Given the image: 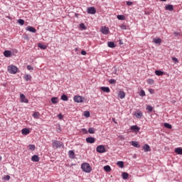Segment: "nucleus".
<instances>
[{
	"instance_id": "nucleus-1",
	"label": "nucleus",
	"mask_w": 182,
	"mask_h": 182,
	"mask_svg": "<svg viewBox=\"0 0 182 182\" xmlns=\"http://www.w3.org/2000/svg\"><path fill=\"white\" fill-rule=\"evenodd\" d=\"M81 168L85 173H90L92 171V166L88 163H84L81 165Z\"/></svg>"
},
{
	"instance_id": "nucleus-2",
	"label": "nucleus",
	"mask_w": 182,
	"mask_h": 182,
	"mask_svg": "<svg viewBox=\"0 0 182 182\" xmlns=\"http://www.w3.org/2000/svg\"><path fill=\"white\" fill-rule=\"evenodd\" d=\"M8 72L11 75H16L18 73V68L14 65L8 66Z\"/></svg>"
},
{
	"instance_id": "nucleus-3",
	"label": "nucleus",
	"mask_w": 182,
	"mask_h": 182,
	"mask_svg": "<svg viewBox=\"0 0 182 182\" xmlns=\"http://www.w3.org/2000/svg\"><path fill=\"white\" fill-rule=\"evenodd\" d=\"M52 146L54 149H59L60 147H63V142L58 140L52 141Z\"/></svg>"
},
{
	"instance_id": "nucleus-4",
	"label": "nucleus",
	"mask_w": 182,
	"mask_h": 182,
	"mask_svg": "<svg viewBox=\"0 0 182 182\" xmlns=\"http://www.w3.org/2000/svg\"><path fill=\"white\" fill-rule=\"evenodd\" d=\"M73 99L75 103H83L84 100H85V97L79 95H75Z\"/></svg>"
},
{
	"instance_id": "nucleus-5",
	"label": "nucleus",
	"mask_w": 182,
	"mask_h": 182,
	"mask_svg": "<svg viewBox=\"0 0 182 182\" xmlns=\"http://www.w3.org/2000/svg\"><path fill=\"white\" fill-rule=\"evenodd\" d=\"M97 153H106V148L103 145H99L96 149Z\"/></svg>"
},
{
	"instance_id": "nucleus-6",
	"label": "nucleus",
	"mask_w": 182,
	"mask_h": 182,
	"mask_svg": "<svg viewBox=\"0 0 182 182\" xmlns=\"http://www.w3.org/2000/svg\"><path fill=\"white\" fill-rule=\"evenodd\" d=\"M87 12L90 15H95V14H96V9L95 7H88Z\"/></svg>"
},
{
	"instance_id": "nucleus-7",
	"label": "nucleus",
	"mask_w": 182,
	"mask_h": 182,
	"mask_svg": "<svg viewBox=\"0 0 182 182\" xmlns=\"http://www.w3.org/2000/svg\"><path fill=\"white\" fill-rule=\"evenodd\" d=\"M20 100L21 103H29V100L26 99V97L23 94L20 95Z\"/></svg>"
},
{
	"instance_id": "nucleus-8",
	"label": "nucleus",
	"mask_w": 182,
	"mask_h": 182,
	"mask_svg": "<svg viewBox=\"0 0 182 182\" xmlns=\"http://www.w3.org/2000/svg\"><path fill=\"white\" fill-rule=\"evenodd\" d=\"M101 32L103 33V35H109V32H110V31L109 30L108 27L104 26L102 27Z\"/></svg>"
},
{
	"instance_id": "nucleus-9",
	"label": "nucleus",
	"mask_w": 182,
	"mask_h": 182,
	"mask_svg": "<svg viewBox=\"0 0 182 182\" xmlns=\"http://www.w3.org/2000/svg\"><path fill=\"white\" fill-rule=\"evenodd\" d=\"M130 130H132L134 133H139L140 132V127L137 125H133L130 127Z\"/></svg>"
},
{
	"instance_id": "nucleus-10",
	"label": "nucleus",
	"mask_w": 182,
	"mask_h": 182,
	"mask_svg": "<svg viewBox=\"0 0 182 182\" xmlns=\"http://www.w3.org/2000/svg\"><path fill=\"white\" fill-rule=\"evenodd\" d=\"M86 141L87 143H90V144H93V143H95V141H96V139H95L94 137L92 136H89L86 138Z\"/></svg>"
},
{
	"instance_id": "nucleus-11",
	"label": "nucleus",
	"mask_w": 182,
	"mask_h": 182,
	"mask_svg": "<svg viewBox=\"0 0 182 182\" xmlns=\"http://www.w3.org/2000/svg\"><path fill=\"white\" fill-rule=\"evenodd\" d=\"M26 31H28V32H32V33H35L36 32V28L29 26L26 28Z\"/></svg>"
},
{
	"instance_id": "nucleus-12",
	"label": "nucleus",
	"mask_w": 182,
	"mask_h": 182,
	"mask_svg": "<svg viewBox=\"0 0 182 182\" xmlns=\"http://www.w3.org/2000/svg\"><path fill=\"white\" fill-rule=\"evenodd\" d=\"M21 133L23 136H28V134H29L31 133V131L29 130V129L28 128H23L21 130Z\"/></svg>"
},
{
	"instance_id": "nucleus-13",
	"label": "nucleus",
	"mask_w": 182,
	"mask_h": 182,
	"mask_svg": "<svg viewBox=\"0 0 182 182\" xmlns=\"http://www.w3.org/2000/svg\"><path fill=\"white\" fill-rule=\"evenodd\" d=\"M165 9L166 11H170L171 12L172 11H174V6L171 4H166L165 6Z\"/></svg>"
},
{
	"instance_id": "nucleus-14",
	"label": "nucleus",
	"mask_w": 182,
	"mask_h": 182,
	"mask_svg": "<svg viewBox=\"0 0 182 182\" xmlns=\"http://www.w3.org/2000/svg\"><path fill=\"white\" fill-rule=\"evenodd\" d=\"M4 55L5 58H11L12 56V52L11 50H4Z\"/></svg>"
},
{
	"instance_id": "nucleus-15",
	"label": "nucleus",
	"mask_w": 182,
	"mask_h": 182,
	"mask_svg": "<svg viewBox=\"0 0 182 182\" xmlns=\"http://www.w3.org/2000/svg\"><path fill=\"white\" fill-rule=\"evenodd\" d=\"M23 79L26 82H29V80H32V76L29 74H26L23 76Z\"/></svg>"
},
{
	"instance_id": "nucleus-16",
	"label": "nucleus",
	"mask_w": 182,
	"mask_h": 182,
	"mask_svg": "<svg viewBox=\"0 0 182 182\" xmlns=\"http://www.w3.org/2000/svg\"><path fill=\"white\" fill-rule=\"evenodd\" d=\"M68 156L70 159H76V156H75V151L72 150L68 151Z\"/></svg>"
},
{
	"instance_id": "nucleus-17",
	"label": "nucleus",
	"mask_w": 182,
	"mask_h": 182,
	"mask_svg": "<svg viewBox=\"0 0 182 182\" xmlns=\"http://www.w3.org/2000/svg\"><path fill=\"white\" fill-rule=\"evenodd\" d=\"M154 43L156 45H161V38H154L153 39Z\"/></svg>"
},
{
	"instance_id": "nucleus-18",
	"label": "nucleus",
	"mask_w": 182,
	"mask_h": 182,
	"mask_svg": "<svg viewBox=\"0 0 182 182\" xmlns=\"http://www.w3.org/2000/svg\"><path fill=\"white\" fill-rule=\"evenodd\" d=\"M126 96V94L124 93V91H119L118 93V97L119 99H124Z\"/></svg>"
},
{
	"instance_id": "nucleus-19",
	"label": "nucleus",
	"mask_w": 182,
	"mask_h": 182,
	"mask_svg": "<svg viewBox=\"0 0 182 182\" xmlns=\"http://www.w3.org/2000/svg\"><path fill=\"white\" fill-rule=\"evenodd\" d=\"M31 161H34L35 163H38V161H39V156L33 155L31 157Z\"/></svg>"
},
{
	"instance_id": "nucleus-20",
	"label": "nucleus",
	"mask_w": 182,
	"mask_h": 182,
	"mask_svg": "<svg viewBox=\"0 0 182 182\" xmlns=\"http://www.w3.org/2000/svg\"><path fill=\"white\" fill-rule=\"evenodd\" d=\"M131 144L134 147H136V149H140V144L137 141H132L131 142Z\"/></svg>"
},
{
	"instance_id": "nucleus-21",
	"label": "nucleus",
	"mask_w": 182,
	"mask_h": 182,
	"mask_svg": "<svg viewBox=\"0 0 182 182\" xmlns=\"http://www.w3.org/2000/svg\"><path fill=\"white\" fill-rule=\"evenodd\" d=\"M155 75H156V76H163L164 75V72L160 70H155Z\"/></svg>"
},
{
	"instance_id": "nucleus-22",
	"label": "nucleus",
	"mask_w": 182,
	"mask_h": 182,
	"mask_svg": "<svg viewBox=\"0 0 182 182\" xmlns=\"http://www.w3.org/2000/svg\"><path fill=\"white\" fill-rule=\"evenodd\" d=\"M101 90H102V92H105V93L110 92V88H109V87H102Z\"/></svg>"
},
{
	"instance_id": "nucleus-23",
	"label": "nucleus",
	"mask_w": 182,
	"mask_h": 182,
	"mask_svg": "<svg viewBox=\"0 0 182 182\" xmlns=\"http://www.w3.org/2000/svg\"><path fill=\"white\" fill-rule=\"evenodd\" d=\"M135 117H136V119H141L143 117V112H136L135 113Z\"/></svg>"
},
{
	"instance_id": "nucleus-24",
	"label": "nucleus",
	"mask_w": 182,
	"mask_h": 182,
	"mask_svg": "<svg viewBox=\"0 0 182 182\" xmlns=\"http://www.w3.org/2000/svg\"><path fill=\"white\" fill-rule=\"evenodd\" d=\"M143 149H144V151H146V152L150 151V150H151V149H150V146H149V144H144V145L143 146Z\"/></svg>"
},
{
	"instance_id": "nucleus-25",
	"label": "nucleus",
	"mask_w": 182,
	"mask_h": 182,
	"mask_svg": "<svg viewBox=\"0 0 182 182\" xmlns=\"http://www.w3.org/2000/svg\"><path fill=\"white\" fill-rule=\"evenodd\" d=\"M107 45H108V47H109V48H116V44H114V42L109 41V42L107 43Z\"/></svg>"
},
{
	"instance_id": "nucleus-26",
	"label": "nucleus",
	"mask_w": 182,
	"mask_h": 182,
	"mask_svg": "<svg viewBox=\"0 0 182 182\" xmlns=\"http://www.w3.org/2000/svg\"><path fill=\"white\" fill-rule=\"evenodd\" d=\"M59 100H58V97H53L51 98V103L53 105H56V103H58Z\"/></svg>"
},
{
	"instance_id": "nucleus-27",
	"label": "nucleus",
	"mask_w": 182,
	"mask_h": 182,
	"mask_svg": "<svg viewBox=\"0 0 182 182\" xmlns=\"http://www.w3.org/2000/svg\"><path fill=\"white\" fill-rule=\"evenodd\" d=\"M104 170L105 171H107V173H109L110 171H112V168L110 167V166L107 165L104 166Z\"/></svg>"
},
{
	"instance_id": "nucleus-28",
	"label": "nucleus",
	"mask_w": 182,
	"mask_h": 182,
	"mask_svg": "<svg viewBox=\"0 0 182 182\" xmlns=\"http://www.w3.org/2000/svg\"><path fill=\"white\" fill-rule=\"evenodd\" d=\"M122 177L124 180H127V178H129V173L127 172H123L122 174Z\"/></svg>"
},
{
	"instance_id": "nucleus-29",
	"label": "nucleus",
	"mask_w": 182,
	"mask_h": 182,
	"mask_svg": "<svg viewBox=\"0 0 182 182\" xmlns=\"http://www.w3.org/2000/svg\"><path fill=\"white\" fill-rule=\"evenodd\" d=\"M175 153H176L177 154L182 155V148L178 147V148L175 149Z\"/></svg>"
},
{
	"instance_id": "nucleus-30",
	"label": "nucleus",
	"mask_w": 182,
	"mask_h": 182,
	"mask_svg": "<svg viewBox=\"0 0 182 182\" xmlns=\"http://www.w3.org/2000/svg\"><path fill=\"white\" fill-rule=\"evenodd\" d=\"M61 100H63L64 102H68V100H69V98L68 97V95H66L65 94H63L61 96Z\"/></svg>"
},
{
	"instance_id": "nucleus-31",
	"label": "nucleus",
	"mask_w": 182,
	"mask_h": 182,
	"mask_svg": "<svg viewBox=\"0 0 182 182\" xmlns=\"http://www.w3.org/2000/svg\"><path fill=\"white\" fill-rule=\"evenodd\" d=\"M80 28L81 29V31H86V29H87V27H86V26H85V23H81L80 24Z\"/></svg>"
},
{
	"instance_id": "nucleus-32",
	"label": "nucleus",
	"mask_w": 182,
	"mask_h": 182,
	"mask_svg": "<svg viewBox=\"0 0 182 182\" xmlns=\"http://www.w3.org/2000/svg\"><path fill=\"white\" fill-rule=\"evenodd\" d=\"M117 166L120 167V168H123V167H124V162L122 161H119L117 163Z\"/></svg>"
},
{
	"instance_id": "nucleus-33",
	"label": "nucleus",
	"mask_w": 182,
	"mask_h": 182,
	"mask_svg": "<svg viewBox=\"0 0 182 182\" xmlns=\"http://www.w3.org/2000/svg\"><path fill=\"white\" fill-rule=\"evenodd\" d=\"M38 48H40V49H46L48 48V46H46V45L43 44V43H38Z\"/></svg>"
},
{
	"instance_id": "nucleus-34",
	"label": "nucleus",
	"mask_w": 182,
	"mask_h": 182,
	"mask_svg": "<svg viewBox=\"0 0 182 182\" xmlns=\"http://www.w3.org/2000/svg\"><path fill=\"white\" fill-rule=\"evenodd\" d=\"M146 110L148 111V113H151V112H153V107H151V105H147L146 106Z\"/></svg>"
},
{
	"instance_id": "nucleus-35",
	"label": "nucleus",
	"mask_w": 182,
	"mask_h": 182,
	"mask_svg": "<svg viewBox=\"0 0 182 182\" xmlns=\"http://www.w3.org/2000/svg\"><path fill=\"white\" fill-rule=\"evenodd\" d=\"M117 18L119 21H124V19H126V17L123 15H118L117 16Z\"/></svg>"
},
{
	"instance_id": "nucleus-36",
	"label": "nucleus",
	"mask_w": 182,
	"mask_h": 182,
	"mask_svg": "<svg viewBox=\"0 0 182 182\" xmlns=\"http://www.w3.org/2000/svg\"><path fill=\"white\" fill-rule=\"evenodd\" d=\"M28 149L31 151H34V150L36 149V146H35V145H33V144H29L28 145Z\"/></svg>"
},
{
	"instance_id": "nucleus-37",
	"label": "nucleus",
	"mask_w": 182,
	"mask_h": 182,
	"mask_svg": "<svg viewBox=\"0 0 182 182\" xmlns=\"http://www.w3.org/2000/svg\"><path fill=\"white\" fill-rule=\"evenodd\" d=\"M95 128L90 127L88 129V133H90V134H95Z\"/></svg>"
},
{
	"instance_id": "nucleus-38",
	"label": "nucleus",
	"mask_w": 182,
	"mask_h": 182,
	"mask_svg": "<svg viewBox=\"0 0 182 182\" xmlns=\"http://www.w3.org/2000/svg\"><path fill=\"white\" fill-rule=\"evenodd\" d=\"M164 127L166 129H172L173 126L168 123H164Z\"/></svg>"
},
{
	"instance_id": "nucleus-39",
	"label": "nucleus",
	"mask_w": 182,
	"mask_h": 182,
	"mask_svg": "<svg viewBox=\"0 0 182 182\" xmlns=\"http://www.w3.org/2000/svg\"><path fill=\"white\" fill-rule=\"evenodd\" d=\"M3 180L4 181H8L11 180V176L9 175H6L4 176Z\"/></svg>"
},
{
	"instance_id": "nucleus-40",
	"label": "nucleus",
	"mask_w": 182,
	"mask_h": 182,
	"mask_svg": "<svg viewBox=\"0 0 182 182\" xmlns=\"http://www.w3.org/2000/svg\"><path fill=\"white\" fill-rule=\"evenodd\" d=\"M18 23H19V25L21 26H23L25 23V21L23 19L20 18L18 20Z\"/></svg>"
},
{
	"instance_id": "nucleus-41",
	"label": "nucleus",
	"mask_w": 182,
	"mask_h": 182,
	"mask_svg": "<svg viewBox=\"0 0 182 182\" xmlns=\"http://www.w3.org/2000/svg\"><path fill=\"white\" fill-rule=\"evenodd\" d=\"M85 117H90V112L89 111L84 112Z\"/></svg>"
},
{
	"instance_id": "nucleus-42",
	"label": "nucleus",
	"mask_w": 182,
	"mask_h": 182,
	"mask_svg": "<svg viewBox=\"0 0 182 182\" xmlns=\"http://www.w3.org/2000/svg\"><path fill=\"white\" fill-rule=\"evenodd\" d=\"M33 117H34V119H38L39 118V112H34L33 114Z\"/></svg>"
},
{
	"instance_id": "nucleus-43",
	"label": "nucleus",
	"mask_w": 182,
	"mask_h": 182,
	"mask_svg": "<svg viewBox=\"0 0 182 182\" xmlns=\"http://www.w3.org/2000/svg\"><path fill=\"white\" fill-rule=\"evenodd\" d=\"M147 83L149 85H153L154 83V80H153V79H148L147 80Z\"/></svg>"
},
{
	"instance_id": "nucleus-44",
	"label": "nucleus",
	"mask_w": 182,
	"mask_h": 182,
	"mask_svg": "<svg viewBox=\"0 0 182 182\" xmlns=\"http://www.w3.org/2000/svg\"><path fill=\"white\" fill-rule=\"evenodd\" d=\"M109 83H110V85H116V80L111 79L109 80Z\"/></svg>"
},
{
	"instance_id": "nucleus-45",
	"label": "nucleus",
	"mask_w": 182,
	"mask_h": 182,
	"mask_svg": "<svg viewBox=\"0 0 182 182\" xmlns=\"http://www.w3.org/2000/svg\"><path fill=\"white\" fill-rule=\"evenodd\" d=\"M172 60L174 62L175 64L178 63V59L176 57H173Z\"/></svg>"
},
{
	"instance_id": "nucleus-46",
	"label": "nucleus",
	"mask_w": 182,
	"mask_h": 182,
	"mask_svg": "<svg viewBox=\"0 0 182 182\" xmlns=\"http://www.w3.org/2000/svg\"><path fill=\"white\" fill-rule=\"evenodd\" d=\"M139 95H140V96L144 97V96H146V92H144V90H141L140 91Z\"/></svg>"
},
{
	"instance_id": "nucleus-47",
	"label": "nucleus",
	"mask_w": 182,
	"mask_h": 182,
	"mask_svg": "<svg viewBox=\"0 0 182 182\" xmlns=\"http://www.w3.org/2000/svg\"><path fill=\"white\" fill-rule=\"evenodd\" d=\"M28 70H33V67L32 65H27Z\"/></svg>"
},
{
	"instance_id": "nucleus-48",
	"label": "nucleus",
	"mask_w": 182,
	"mask_h": 182,
	"mask_svg": "<svg viewBox=\"0 0 182 182\" xmlns=\"http://www.w3.org/2000/svg\"><path fill=\"white\" fill-rule=\"evenodd\" d=\"M58 117L60 120H63V115H62V114H59L58 115Z\"/></svg>"
},
{
	"instance_id": "nucleus-49",
	"label": "nucleus",
	"mask_w": 182,
	"mask_h": 182,
	"mask_svg": "<svg viewBox=\"0 0 182 182\" xmlns=\"http://www.w3.org/2000/svg\"><path fill=\"white\" fill-rule=\"evenodd\" d=\"M120 28H121V29H124V30L127 29V26L126 25H122V26H120Z\"/></svg>"
},
{
	"instance_id": "nucleus-50",
	"label": "nucleus",
	"mask_w": 182,
	"mask_h": 182,
	"mask_svg": "<svg viewBox=\"0 0 182 182\" xmlns=\"http://www.w3.org/2000/svg\"><path fill=\"white\" fill-rule=\"evenodd\" d=\"M86 54H87L86 50H81V55L85 56Z\"/></svg>"
},
{
	"instance_id": "nucleus-51",
	"label": "nucleus",
	"mask_w": 182,
	"mask_h": 182,
	"mask_svg": "<svg viewBox=\"0 0 182 182\" xmlns=\"http://www.w3.org/2000/svg\"><path fill=\"white\" fill-rule=\"evenodd\" d=\"M127 5L128 6H130L133 5V2H132V1H127Z\"/></svg>"
},
{
	"instance_id": "nucleus-52",
	"label": "nucleus",
	"mask_w": 182,
	"mask_h": 182,
	"mask_svg": "<svg viewBox=\"0 0 182 182\" xmlns=\"http://www.w3.org/2000/svg\"><path fill=\"white\" fill-rule=\"evenodd\" d=\"M114 75H117V68L114 67Z\"/></svg>"
},
{
	"instance_id": "nucleus-53",
	"label": "nucleus",
	"mask_w": 182,
	"mask_h": 182,
	"mask_svg": "<svg viewBox=\"0 0 182 182\" xmlns=\"http://www.w3.org/2000/svg\"><path fill=\"white\" fill-rule=\"evenodd\" d=\"M82 133H85L86 134L87 133V129L82 128Z\"/></svg>"
},
{
	"instance_id": "nucleus-54",
	"label": "nucleus",
	"mask_w": 182,
	"mask_h": 182,
	"mask_svg": "<svg viewBox=\"0 0 182 182\" xmlns=\"http://www.w3.org/2000/svg\"><path fill=\"white\" fill-rule=\"evenodd\" d=\"M149 92L151 95H153V94L154 93V90H153V89H149Z\"/></svg>"
},
{
	"instance_id": "nucleus-55",
	"label": "nucleus",
	"mask_w": 182,
	"mask_h": 182,
	"mask_svg": "<svg viewBox=\"0 0 182 182\" xmlns=\"http://www.w3.org/2000/svg\"><path fill=\"white\" fill-rule=\"evenodd\" d=\"M173 35H174V36H178V35H180V33L178 32H174Z\"/></svg>"
},
{
	"instance_id": "nucleus-56",
	"label": "nucleus",
	"mask_w": 182,
	"mask_h": 182,
	"mask_svg": "<svg viewBox=\"0 0 182 182\" xmlns=\"http://www.w3.org/2000/svg\"><path fill=\"white\" fill-rule=\"evenodd\" d=\"M0 161H2V156H0Z\"/></svg>"
},
{
	"instance_id": "nucleus-57",
	"label": "nucleus",
	"mask_w": 182,
	"mask_h": 182,
	"mask_svg": "<svg viewBox=\"0 0 182 182\" xmlns=\"http://www.w3.org/2000/svg\"><path fill=\"white\" fill-rule=\"evenodd\" d=\"M160 1H161L162 2H166V1L167 0H160Z\"/></svg>"
},
{
	"instance_id": "nucleus-58",
	"label": "nucleus",
	"mask_w": 182,
	"mask_h": 182,
	"mask_svg": "<svg viewBox=\"0 0 182 182\" xmlns=\"http://www.w3.org/2000/svg\"><path fill=\"white\" fill-rule=\"evenodd\" d=\"M112 120L114 122V123H116V121H114V118H113Z\"/></svg>"
},
{
	"instance_id": "nucleus-59",
	"label": "nucleus",
	"mask_w": 182,
	"mask_h": 182,
	"mask_svg": "<svg viewBox=\"0 0 182 182\" xmlns=\"http://www.w3.org/2000/svg\"><path fill=\"white\" fill-rule=\"evenodd\" d=\"M119 44L122 45V41H119Z\"/></svg>"
},
{
	"instance_id": "nucleus-60",
	"label": "nucleus",
	"mask_w": 182,
	"mask_h": 182,
	"mask_svg": "<svg viewBox=\"0 0 182 182\" xmlns=\"http://www.w3.org/2000/svg\"><path fill=\"white\" fill-rule=\"evenodd\" d=\"M77 15H78L77 14H75V16H77Z\"/></svg>"
}]
</instances>
